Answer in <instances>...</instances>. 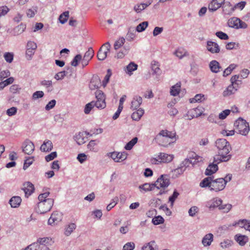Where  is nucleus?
<instances>
[{
  "label": "nucleus",
  "mask_w": 250,
  "mask_h": 250,
  "mask_svg": "<svg viewBox=\"0 0 250 250\" xmlns=\"http://www.w3.org/2000/svg\"><path fill=\"white\" fill-rule=\"evenodd\" d=\"M170 184V181L167 175H162L158 178L156 181L153 184L145 183L139 186V188L144 190L145 191L152 190L155 187L157 189L162 188L165 189Z\"/></svg>",
  "instance_id": "obj_1"
},
{
  "label": "nucleus",
  "mask_w": 250,
  "mask_h": 250,
  "mask_svg": "<svg viewBox=\"0 0 250 250\" xmlns=\"http://www.w3.org/2000/svg\"><path fill=\"white\" fill-rule=\"evenodd\" d=\"M234 125L239 133L243 135H246L250 131L249 123L242 118H238L235 122Z\"/></svg>",
  "instance_id": "obj_2"
},
{
  "label": "nucleus",
  "mask_w": 250,
  "mask_h": 250,
  "mask_svg": "<svg viewBox=\"0 0 250 250\" xmlns=\"http://www.w3.org/2000/svg\"><path fill=\"white\" fill-rule=\"evenodd\" d=\"M215 146L218 149L219 154L229 155L231 146L225 139H218L215 142Z\"/></svg>",
  "instance_id": "obj_3"
},
{
  "label": "nucleus",
  "mask_w": 250,
  "mask_h": 250,
  "mask_svg": "<svg viewBox=\"0 0 250 250\" xmlns=\"http://www.w3.org/2000/svg\"><path fill=\"white\" fill-rule=\"evenodd\" d=\"M53 204L54 200L51 198H48L43 202H40L38 205V212L43 214L49 211L51 209Z\"/></svg>",
  "instance_id": "obj_4"
},
{
  "label": "nucleus",
  "mask_w": 250,
  "mask_h": 250,
  "mask_svg": "<svg viewBox=\"0 0 250 250\" xmlns=\"http://www.w3.org/2000/svg\"><path fill=\"white\" fill-rule=\"evenodd\" d=\"M228 24L229 27L235 29H245L247 27V24L245 22L236 17H232L229 19Z\"/></svg>",
  "instance_id": "obj_5"
},
{
  "label": "nucleus",
  "mask_w": 250,
  "mask_h": 250,
  "mask_svg": "<svg viewBox=\"0 0 250 250\" xmlns=\"http://www.w3.org/2000/svg\"><path fill=\"white\" fill-rule=\"evenodd\" d=\"M111 45L109 42L104 43L99 50L97 53V58L100 61H104L107 56V53L109 51Z\"/></svg>",
  "instance_id": "obj_6"
},
{
  "label": "nucleus",
  "mask_w": 250,
  "mask_h": 250,
  "mask_svg": "<svg viewBox=\"0 0 250 250\" xmlns=\"http://www.w3.org/2000/svg\"><path fill=\"white\" fill-rule=\"evenodd\" d=\"M225 187V183L224 180H223V178H217L215 180L213 179L211 185V191L217 192L223 190Z\"/></svg>",
  "instance_id": "obj_7"
},
{
  "label": "nucleus",
  "mask_w": 250,
  "mask_h": 250,
  "mask_svg": "<svg viewBox=\"0 0 250 250\" xmlns=\"http://www.w3.org/2000/svg\"><path fill=\"white\" fill-rule=\"evenodd\" d=\"M22 150L27 155H31L35 149L34 143L29 139H26L22 144Z\"/></svg>",
  "instance_id": "obj_8"
},
{
  "label": "nucleus",
  "mask_w": 250,
  "mask_h": 250,
  "mask_svg": "<svg viewBox=\"0 0 250 250\" xmlns=\"http://www.w3.org/2000/svg\"><path fill=\"white\" fill-rule=\"evenodd\" d=\"M109 155L115 162L120 163L126 160L127 154L126 152L114 151L110 153Z\"/></svg>",
  "instance_id": "obj_9"
},
{
  "label": "nucleus",
  "mask_w": 250,
  "mask_h": 250,
  "mask_svg": "<svg viewBox=\"0 0 250 250\" xmlns=\"http://www.w3.org/2000/svg\"><path fill=\"white\" fill-rule=\"evenodd\" d=\"M62 218V215L61 213L58 211H55L52 213L50 217L48 219V223L50 225L57 224L61 222Z\"/></svg>",
  "instance_id": "obj_10"
},
{
  "label": "nucleus",
  "mask_w": 250,
  "mask_h": 250,
  "mask_svg": "<svg viewBox=\"0 0 250 250\" xmlns=\"http://www.w3.org/2000/svg\"><path fill=\"white\" fill-rule=\"evenodd\" d=\"M22 189L24 191L25 196L28 198L34 191V185L30 182H27L23 184Z\"/></svg>",
  "instance_id": "obj_11"
},
{
  "label": "nucleus",
  "mask_w": 250,
  "mask_h": 250,
  "mask_svg": "<svg viewBox=\"0 0 250 250\" xmlns=\"http://www.w3.org/2000/svg\"><path fill=\"white\" fill-rule=\"evenodd\" d=\"M207 49L212 54L218 53L220 51V47L217 43L208 41L207 42Z\"/></svg>",
  "instance_id": "obj_12"
},
{
  "label": "nucleus",
  "mask_w": 250,
  "mask_h": 250,
  "mask_svg": "<svg viewBox=\"0 0 250 250\" xmlns=\"http://www.w3.org/2000/svg\"><path fill=\"white\" fill-rule=\"evenodd\" d=\"M225 0H212L208 4V10L210 12H214L221 7L224 3Z\"/></svg>",
  "instance_id": "obj_13"
},
{
  "label": "nucleus",
  "mask_w": 250,
  "mask_h": 250,
  "mask_svg": "<svg viewBox=\"0 0 250 250\" xmlns=\"http://www.w3.org/2000/svg\"><path fill=\"white\" fill-rule=\"evenodd\" d=\"M223 201L218 198H213L207 203L206 207L210 209H213L216 208H219V206L222 204Z\"/></svg>",
  "instance_id": "obj_14"
},
{
  "label": "nucleus",
  "mask_w": 250,
  "mask_h": 250,
  "mask_svg": "<svg viewBox=\"0 0 250 250\" xmlns=\"http://www.w3.org/2000/svg\"><path fill=\"white\" fill-rule=\"evenodd\" d=\"M142 102V98L141 96L138 95L134 96L131 102L130 109L132 110L139 109Z\"/></svg>",
  "instance_id": "obj_15"
},
{
  "label": "nucleus",
  "mask_w": 250,
  "mask_h": 250,
  "mask_svg": "<svg viewBox=\"0 0 250 250\" xmlns=\"http://www.w3.org/2000/svg\"><path fill=\"white\" fill-rule=\"evenodd\" d=\"M231 155L230 154L226 155L224 154H219L214 157L213 163L217 165L222 162H227L230 159Z\"/></svg>",
  "instance_id": "obj_16"
},
{
  "label": "nucleus",
  "mask_w": 250,
  "mask_h": 250,
  "mask_svg": "<svg viewBox=\"0 0 250 250\" xmlns=\"http://www.w3.org/2000/svg\"><path fill=\"white\" fill-rule=\"evenodd\" d=\"M213 235L211 233L206 234L202 240V244L205 247H209L213 241Z\"/></svg>",
  "instance_id": "obj_17"
},
{
  "label": "nucleus",
  "mask_w": 250,
  "mask_h": 250,
  "mask_svg": "<svg viewBox=\"0 0 250 250\" xmlns=\"http://www.w3.org/2000/svg\"><path fill=\"white\" fill-rule=\"evenodd\" d=\"M151 68L152 71V75H155L157 77L160 76L162 71L160 68V64L158 62L153 61L151 63Z\"/></svg>",
  "instance_id": "obj_18"
},
{
  "label": "nucleus",
  "mask_w": 250,
  "mask_h": 250,
  "mask_svg": "<svg viewBox=\"0 0 250 250\" xmlns=\"http://www.w3.org/2000/svg\"><path fill=\"white\" fill-rule=\"evenodd\" d=\"M234 239L241 246H244L249 241L248 236L240 234H236L234 236Z\"/></svg>",
  "instance_id": "obj_19"
},
{
  "label": "nucleus",
  "mask_w": 250,
  "mask_h": 250,
  "mask_svg": "<svg viewBox=\"0 0 250 250\" xmlns=\"http://www.w3.org/2000/svg\"><path fill=\"white\" fill-rule=\"evenodd\" d=\"M95 96L97 99V101L100 100V101H101L102 103V105H100L99 104V106H100V107H105V96L104 94V92L100 90H97L95 92Z\"/></svg>",
  "instance_id": "obj_20"
},
{
  "label": "nucleus",
  "mask_w": 250,
  "mask_h": 250,
  "mask_svg": "<svg viewBox=\"0 0 250 250\" xmlns=\"http://www.w3.org/2000/svg\"><path fill=\"white\" fill-rule=\"evenodd\" d=\"M159 158L160 160V162L162 163H169L172 161L174 158V155L172 154H168L165 153H160L158 155Z\"/></svg>",
  "instance_id": "obj_21"
},
{
  "label": "nucleus",
  "mask_w": 250,
  "mask_h": 250,
  "mask_svg": "<svg viewBox=\"0 0 250 250\" xmlns=\"http://www.w3.org/2000/svg\"><path fill=\"white\" fill-rule=\"evenodd\" d=\"M242 80L240 78L239 75H235L231 77L230 79V82L231 83V85H233V86L238 90V88L240 87V86L242 83Z\"/></svg>",
  "instance_id": "obj_22"
},
{
  "label": "nucleus",
  "mask_w": 250,
  "mask_h": 250,
  "mask_svg": "<svg viewBox=\"0 0 250 250\" xmlns=\"http://www.w3.org/2000/svg\"><path fill=\"white\" fill-rule=\"evenodd\" d=\"M100 84L101 80L99 77L97 76H94L90 81L89 87L91 90H94L98 88Z\"/></svg>",
  "instance_id": "obj_23"
},
{
  "label": "nucleus",
  "mask_w": 250,
  "mask_h": 250,
  "mask_svg": "<svg viewBox=\"0 0 250 250\" xmlns=\"http://www.w3.org/2000/svg\"><path fill=\"white\" fill-rule=\"evenodd\" d=\"M209 66L211 71L213 73H217L222 70L219 63L215 60L211 61L209 63Z\"/></svg>",
  "instance_id": "obj_24"
},
{
  "label": "nucleus",
  "mask_w": 250,
  "mask_h": 250,
  "mask_svg": "<svg viewBox=\"0 0 250 250\" xmlns=\"http://www.w3.org/2000/svg\"><path fill=\"white\" fill-rule=\"evenodd\" d=\"M85 133H86L85 132ZM83 132H79L74 136V139L79 145H82L85 143V139L84 137Z\"/></svg>",
  "instance_id": "obj_25"
},
{
  "label": "nucleus",
  "mask_w": 250,
  "mask_h": 250,
  "mask_svg": "<svg viewBox=\"0 0 250 250\" xmlns=\"http://www.w3.org/2000/svg\"><path fill=\"white\" fill-rule=\"evenodd\" d=\"M21 199L20 196H15L12 197L9 200V203L13 208H18L21 205Z\"/></svg>",
  "instance_id": "obj_26"
},
{
  "label": "nucleus",
  "mask_w": 250,
  "mask_h": 250,
  "mask_svg": "<svg viewBox=\"0 0 250 250\" xmlns=\"http://www.w3.org/2000/svg\"><path fill=\"white\" fill-rule=\"evenodd\" d=\"M53 148V144L51 141L46 140L41 145L40 149L41 151L43 152H48L51 151Z\"/></svg>",
  "instance_id": "obj_27"
},
{
  "label": "nucleus",
  "mask_w": 250,
  "mask_h": 250,
  "mask_svg": "<svg viewBox=\"0 0 250 250\" xmlns=\"http://www.w3.org/2000/svg\"><path fill=\"white\" fill-rule=\"evenodd\" d=\"M218 169V166L216 164L212 163L208 165L205 174L206 175H211L212 174L215 173Z\"/></svg>",
  "instance_id": "obj_28"
},
{
  "label": "nucleus",
  "mask_w": 250,
  "mask_h": 250,
  "mask_svg": "<svg viewBox=\"0 0 250 250\" xmlns=\"http://www.w3.org/2000/svg\"><path fill=\"white\" fill-rule=\"evenodd\" d=\"M144 114V110L142 108H139L132 114L131 118L133 120L138 121L140 120Z\"/></svg>",
  "instance_id": "obj_29"
},
{
  "label": "nucleus",
  "mask_w": 250,
  "mask_h": 250,
  "mask_svg": "<svg viewBox=\"0 0 250 250\" xmlns=\"http://www.w3.org/2000/svg\"><path fill=\"white\" fill-rule=\"evenodd\" d=\"M213 178L211 177H208L204 178L200 183V186L202 188L208 187L210 190H211V185Z\"/></svg>",
  "instance_id": "obj_30"
},
{
  "label": "nucleus",
  "mask_w": 250,
  "mask_h": 250,
  "mask_svg": "<svg viewBox=\"0 0 250 250\" xmlns=\"http://www.w3.org/2000/svg\"><path fill=\"white\" fill-rule=\"evenodd\" d=\"M189 159L190 164L192 166L195 165L197 163L202 162L203 161V159L202 157L198 156L195 153L193 154Z\"/></svg>",
  "instance_id": "obj_31"
},
{
  "label": "nucleus",
  "mask_w": 250,
  "mask_h": 250,
  "mask_svg": "<svg viewBox=\"0 0 250 250\" xmlns=\"http://www.w3.org/2000/svg\"><path fill=\"white\" fill-rule=\"evenodd\" d=\"M222 8L223 13L225 15H230L234 11V8L232 6L230 2L227 3Z\"/></svg>",
  "instance_id": "obj_32"
},
{
  "label": "nucleus",
  "mask_w": 250,
  "mask_h": 250,
  "mask_svg": "<svg viewBox=\"0 0 250 250\" xmlns=\"http://www.w3.org/2000/svg\"><path fill=\"white\" fill-rule=\"evenodd\" d=\"M237 90L233 85L230 84L223 91V95L224 97L229 96L235 93Z\"/></svg>",
  "instance_id": "obj_33"
},
{
  "label": "nucleus",
  "mask_w": 250,
  "mask_h": 250,
  "mask_svg": "<svg viewBox=\"0 0 250 250\" xmlns=\"http://www.w3.org/2000/svg\"><path fill=\"white\" fill-rule=\"evenodd\" d=\"M174 55L180 59H182L183 57L188 56V53L185 49L181 48L175 51Z\"/></svg>",
  "instance_id": "obj_34"
},
{
  "label": "nucleus",
  "mask_w": 250,
  "mask_h": 250,
  "mask_svg": "<svg viewBox=\"0 0 250 250\" xmlns=\"http://www.w3.org/2000/svg\"><path fill=\"white\" fill-rule=\"evenodd\" d=\"M156 245L154 241L145 243L141 248V250H156Z\"/></svg>",
  "instance_id": "obj_35"
},
{
  "label": "nucleus",
  "mask_w": 250,
  "mask_h": 250,
  "mask_svg": "<svg viewBox=\"0 0 250 250\" xmlns=\"http://www.w3.org/2000/svg\"><path fill=\"white\" fill-rule=\"evenodd\" d=\"M151 4L150 2L148 3H141L140 4H136L134 6V10L137 13H140L142 11L146 9Z\"/></svg>",
  "instance_id": "obj_36"
},
{
  "label": "nucleus",
  "mask_w": 250,
  "mask_h": 250,
  "mask_svg": "<svg viewBox=\"0 0 250 250\" xmlns=\"http://www.w3.org/2000/svg\"><path fill=\"white\" fill-rule=\"evenodd\" d=\"M181 87L180 83H177L174 85L172 86L170 89V94L173 96H176L179 93Z\"/></svg>",
  "instance_id": "obj_37"
},
{
  "label": "nucleus",
  "mask_w": 250,
  "mask_h": 250,
  "mask_svg": "<svg viewBox=\"0 0 250 250\" xmlns=\"http://www.w3.org/2000/svg\"><path fill=\"white\" fill-rule=\"evenodd\" d=\"M137 64L133 62H131L126 66V73L131 75L132 74V72L137 70Z\"/></svg>",
  "instance_id": "obj_38"
},
{
  "label": "nucleus",
  "mask_w": 250,
  "mask_h": 250,
  "mask_svg": "<svg viewBox=\"0 0 250 250\" xmlns=\"http://www.w3.org/2000/svg\"><path fill=\"white\" fill-rule=\"evenodd\" d=\"M185 171L184 168H182L180 166L176 169L172 170V177L173 178H176L179 175H181Z\"/></svg>",
  "instance_id": "obj_39"
},
{
  "label": "nucleus",
  "mask_w": 250,
  "mask_h": 250,
  "mask_svg": "<svg viewBox=\"0 0 250 250\" xmlns=\"http://www.w3.org/2000/svg\"><path fill=\"white\" fill-rule=\"evenodd\" d=\"M237 66V65L234 63L230 64L227 68L225 69L223 72V76L226 77L229 75L233 70H234Z\"/></svg>",
  "instance_id": "obj_40"
},
{
  "label": "nucleus",
  "mask_w": 250,
  "mask_h": 250,
  "mask_svg": "<svg viewBox=\"0 0 250 250\" xmlns=\"http://www.w3.org/2000/svg\"><path fill=\"white\" fill-rule=\"evenodd\" d=\"M138 138L134 137L131 141L128 142L125 146V149L129 150L132 148L133 146L137 143Z\"/></svg>",
  "instance_id": "obj_41"
},
{
  "label": "nucleus",
  "mask_w": 250,
  "mask_h": 250,
  "mask_svg": "<svg viewBox=\"0 0 250 250\" xmlns=\"http://www.w3.org/2000/svg\"><path fill=\"white\" fill-rule=\"evenodd\" d=\"M76 228V225L75 223H71L66 228L65 230V234L66 236H69L71 234V233L73 232V231Z\"/></svg>",
  "instance_id": "obj_42"
},
{
  "label": "nucleus",
  "mask_w": 250,
  "mask_h": 250,
  "mask_svg": "<svg viewBox=\"0 0 250 250\" xmlns=\"http://www.w3.org/2000/svg\"><path fill=\"white\" fill-rule=\"evenodd\" d=\"M148 23L147 21H143L139 24L136 28V30L138 32H141L144 31L146 28L147 27Z\"/></svg>",
  "instance_id": "obj_43"
},
{
  "label": "nucleus",
  "mask_w": 250,
  "mask_h": 250,
  "mask_svg": "<svg viewBox=\"0 0 250 250\" xmlns=\"http://www.w3.org/2000/svg\"><path fill=\"white\" fill-rule=\"evenodd\" d=\"M125 42V39L124 37H121L118 40L116 41L114 44V47L115 50L118 49L121 46L123 45V44Z\"/></svg>",
  "instance_id": "obj_44"
},
{
  "label": "nucleus",
  "mask_w": 250,
  "mask_h": 250,
  "mask_svg": "<svg viewBox=\"0 0 250 250\" xmlns=\"http://www.w3.org/2000/svg\"><path fill=\"white\" fill-rule=\"evenodd\" d=\"M69 17V12L68 11H65L63 13H62L59 17V20L60 21V22L62 24L65 23L66 21H67V19Z\"/></svg>",
  "instance_id": "obj_45"
},
{
  "label": "nucleus",
  "mask_w": 250,
  "mask_h": 250,
  "mask_svg": "<svg viewBox=\"0 0 250 250\" xmlns=\"http://www.w3.org/2000/svg\"><path fill=\"white\" fill-rule=\"evenodd\" d=\"M14 81V79L12 77L9 78L6 80L0 83V90H2L6 86L12 83Z\"/></svg>",
  "instance_id": "obj_46"
},
{
  "label": "nucleus",
  "mask_w": 250,
  "mask_h": 250,
  "mask_svg": "<svg viewBox=\"0 0 250 250\" xmlns=\"http://www.w3.org/2000/svg\"><path fill=\"white\" fill-rule=\"evenodd\" d=\"M94 51L93 49L91 47H90L85 53L83 58L90 61L94 56Z\"/></svg>",
  "instance_id": "obj_47"
},
{
  "label": "nucleus",
  "mask_w": 250,
  "mask_h": 250,
  "mask_svg": "<svg viewBox=\"0 0 250 250\" xmlns=\"http://www.w3.org/2000/svg\"><path fill=\"white\" fill-rule=\"evenodd\" d=\"M233 244V242L231 240L229 239L224 240L223 242H221L220 245L223 249H226L231 247Z\"/></svg>",
  "instance_id": "obj_48"
},
{
  "label": "nucleus",
  "mask_w": 250,
  "mask_h": 250,
  "mask_svg": "<svg viewBox=\"0 0 250 250\" xmlns=\"http://www.w3.org/2000/svg\"><path fill=\"white\" fill-rule=\"evenodd\" d=\"M3 57L7 62L11 63L13 60L14 54L12 52H5Z\"/></svg>",
  "instance_id": "obj_49"
},
{
  "label": "nucleus",
  "mask_w": 250,
  "mask_h": 250,
  "mask_svg": "<svg viewBox=\"0 0 250 250\" xmlns=\"http://www.w3.org/2000/svg\"><path fill=\"white\" fill-rule=\"evenodd\" d=\"M96 140H91L87 145V148L90 151L97 152L98 151V148L96 147Z\"/></svg>",
  "instance_id": "obj_50"
},
{
  "label": "nucleus",
  "mask_w": 250,
  "mask_h": 250,
  "mask_svg": "<svg viewBox=\"0 0 250 250\" xmlns=\"http://www.w3.org/2000/svg\"><path fill=\"white\" fill-rule=\"evenodd\" d=\"M94 101H92L87 104L84 107V112L86 114H88L90 113L91 109L95 106Z\"/></svg>",
  "instance_id": "obj_51"
},
{
  "label": "nucleus",
  "mask_w": 250,
  "mask_h": 250,
  "mask_svg": "<svg viewBox=\"0 0 250 250\" xmlns=\"http://www.w3.org/2000/svg\"><path fill=\"white\" fill-rule=\"evenodd\" d=\"M205 99L204 95L201 94H196L194 98L190 99L191 103H195L196 102H200L202 101V99Z\"/></svg>",
  "instance_id": "obj_52"
},
{
  "label": "nucleus",
  "mask_w": 250,
  "mask_h": 250,
  "mask_svg": "<svg viewBox=\"0 0 250 250\" xmlns=\"http://www.w3.org/2000/svg\"><path fill=\"white\" fill-rule=\"evenodd\" d=\"M179 195V192L175 189L172 195L169 197L168 201L170 202L171 206H173L174 202Z\"/></svg>",
  "instance_id": "obj_53"
},
{
  "label": "nucleus",
  "mask_w": 250,
  "mask_h": 250,
  "mask_svg": "<svg viewBox=\"0 0 250 250\" xmlns=\"http://www.w3.org/2000/svg\"><path fill=\"white\" fill-rule=\"evenodd\" d=\"M49 239L47 237L40 238L37 240L36 243L39 244L40 248L42 246H46L49 243Z\"/></svg>",
  "instance_id": "obj_54"
},
{
  "label": "nucleus",
  "mask_w": 250,
  "mask_h": 250,
  "mask_svg": "<svg viewBox=\"0 0 250 250\" xmlns=\"http://www.w3.org/2000/svg\"><path fill=\"white\" fill-rule=\"evenodd\" d=\"M82 56L81 54L77 55L71 62V64L73 66H77L78 65V62L82 60Z\"/></svg>",
  "instance_id": "obj_55"
},
{
  "label": "nucleus",
  "mask_w": 250,
  "mask_h": 250,
  "mask_svg": "<svg viewBox=\"0 0 250 250\" xmlns=\"http://www.w3.org/2000/svg\"><path fill=\"white\" fill-rule=\"evenodd\" d=\"M34 157H28L25 161L23 167L24 170L26 169L33 162Z\"/></svg>",
  "instance_id": "obj_56"
},
{
  "label": "nucleus",
  "mask_w": 250,
  "mask_h": 250,
  "mask_svg": "<svg viewBox=\"0 0 250 250\" xmlns=\"http://www.w3.org/2000/svg\"><path fill=\"white\" fill-rule=\"evenodd\" d=\"M40 247L38 243L34 242L26 247L25 250H39Z\"/></svg>",
  "instance_id": "obj_57"
},
{
  "label": "nucleus",
  "mask_w": 250,
  "mask_h": 250,
  "mask_svg": "<svg viewBox=\"0 0 250 250\" xmlns=\"http://www.w3.org/2000/svg\"><path fill=\"white\" fill-rule=\"evenodd\" d=\"M231 205L229 204H221L219 207V209L222 210L224 212H228L231 208Z\"/></svg>",
  "instance_id": "obj_58"
},
{
  "label": "nucleus",
  "mask_w": 250,
  "mask_h": 250,
  "mask_svg": "<svg viewBox=\"0 0 250 250\" xmlns=\"http://www.w3.org/2000/svg\"><path fill=\"white\" fill-rule=\"evenodd\" d=\"M112 75V72L110 69H108L107 71V73L104 77V80L103 81V85L105 87L107 83H108L109 78Z\"/></svg>",
  "instance_id": "obj_59"
},
{
  "label": "nucleus",
  "mask_w": 250,
  "mask_h": 250,
  "mask_svg": "<svg viewBox=\"0 0 250 250\" xmlns=\"http://www.w3.org/2000/svg\"><path fill=\"white\" fill-rule=\"evenodd\" d=\"M164 222V219L161 216L159 215L152 219V223L155 225L162 224Z\"/></svg>",
  "instance_id": "obj_60"
},
{
  "label": "nucleus",
  "mask_w": 250,
  "mask_h": 250,
  "mask_svg": "<svg viewBox=\"0 0 250 250\" xmlns=\"http://www.w3.org/2000/svg\"><path fill=\"white\" fill-rule=\"evenodd\" d=\"M25 29L24 25L21 24L14 28V32L17 33V35L22 33Z\"/></svg>",
  "instance_id": "obj_61"
},
{
  "label": "nucleus",
  "mask_w": 250,
  "mask_h": 250,
  "mask_svg": "<svg viewBox=\"0 0 250 250\" xmlns=\"http://www.w3.org/2000/svg\"><path fill=\"white\" fill-rule=\"evenodd\" d=\"M118 201V197H115L112 199V201L106 207L107 210H110L117 204Z\"/></svg>",
  "instance_id": "obj_62"
},
{
  "label": "nucleus",
  "mask_w": 250,
  "mask_h": 250,
  "mask_svg": "<svg viewBox=\"0 0 250 250\" xmlns=\"http://www.w3.org/2000/svg\"><path fill=\"white\" fill-rule=\"evenodd\" d=\"M216 36L219 39L223 40H227L229 39L228 35L222 31H218L215 33Z\"/></svg>",
  "instance_id": "obj_63"
},
{
  "label": "nucleus",
  "mask_w": 250,
  "mask_h": 250,
  "mask_svg": "<svg viewBox=\"0 0 250 250\" xmlns=\"http://www.w3.org/2000/svg\"><path fill=\"white\" fill-rule=\"evenodd\" d=\"M135 248V244L133 242H128L123 247V250H133Z\"/></svg>",
  "instance_id": "obj_64"
}]
</instances>
